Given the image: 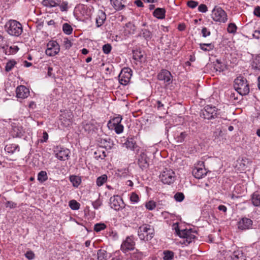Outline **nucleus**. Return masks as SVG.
Returning <instances> with one entry per match:
<instances>
[{"instance_id": "obj_1", "label": "nucleus", "mask_w": 260, "mask_h": 260, "mask_svg": "<svg viewBox=\"0 0 260 260\" xmlns=\"http://www.w3.org/2000/svg\"><path fill=\"white\" fill-rule=\"evenodd\" d=\"M6 31L11 36L18 37L23 31L22 25L18 21L10 20L5 26Z\"/></svg>"}, {"instance_id": "obj_2", "label": "nucleus", "mask_w": 260, "mask_h": 260, "mask_svg": "<svg viewBox=\"0 0 260 260\" xmlns=\"http://www.w3.org/2000/svg\"><path fill=\"white\" fill-rule=\"evenodd\" d=\"M234 87L241 95L248 94L250 91L247 80L242 76H239L235 79Z\"/></svg>"}, {"instance_id": "obj_3", "label": "nucleus", "mask_w": 260, "mask_h": 260, "mask_svg": "<svg viewBox=\"0 0 260 260\" xmlns=\"http://www.w3.org/2000/svg\"><path fill=\"white\" fill-rule=\"evenodd\" d=\"M154 230L150 225L145 224L139 228L138 234L142 240L148 241L154 236Z\"/></svg>"}, {"instance_id": "obj_4", "label": "nucleus", "mask_w": 260, "mask_h": 260, "mask_svg": "<svg viewBox=\"0 0 260 260\" xmlns=\"http://www.w3.org/2000/svg\"><path fill=\"white\" fill-rule=\"evenodd\" d=\"M218 109L215 106L207 105L200 112V116L204 119L211 120L217 117Z\"/></svg>"}, {"instance_id": "obj_5", "label": "nucleus", "mask_w": 260, "mask_h": 260, "mask_svg": "<svg viewBox=\"0 0 260 260\" xmlns=\"http://www.w3.org/2000/svg\"><path fill=\"white\" fill-rule=\"evenodd\" d=\"M211 16L214 21L220 23H225L228 20L226 12L220 7H215L213 9Z\"/></svg>"}, {"instance_id": "obj_6", "label": "nucleus", "mask_w": 260, "mask_h": 260, "mask_svg": "<svg viewBox=\"0 0 260 260\" xmlns=\"http://www.w3.org/2000/svg\"><path fill=\"white\" fill-rule=\"evenodd\" d=\"M160 178L163 183L171 184L175 180V173L172 170L166 168L160 175Z\"/></svg>"}, {"instance_id": "obj_7", "label": "nucleus", "mask_w": 260, "mask_h": 260, "mask_svg": "<svg viewBox=\"0 0 260 260\" xmlns=\"http://www.w3.org/2000/svg\"><path fill=\"white\" fill-rule=\"evenodd\" d=\"M132 71L130 68H124L122 69L118 76L119 83L123 85H127L132 76Z\"/></svg>"}, {"instance_id": "obj_8", "label": "nucleus", "mask_w": 260, "mask_h": 260, "mask_svg": "<svg viewBox=\"0 0 260 260\" xmlns=\"http://www.w3.org/2000/svg\"><path fill=\"white\" fill-rule=\"evenodd\" d=\"M47 47L45 53L49 56H54L59 52L60 46L56 41H49L47 43Z\"/></svg>"}, {"instance_id": "obj_9", "label": "nucleus", "mask_w": 260, "mask_h": 260, "mask_svg": "<svg viewBox=\"0 0 260 260\" xmlns=\"http://www.w3.org/2000/svg\"><path fill=\"white\" fill-rule=\"evenodd\" d=\"M135 242L133 236L126 237L121 245V250L124 253H126L129 250H133L135 249Z\"/></svg>"}, {"instance_id": "obj_10", "label": "nucleus", "mask_w": 260, "mask_h": 260, "mask_svg": "<svg viewBox=\"0 0 260 260\" xmlns=\"http://www.w3.org/2000/svg\"><path fill=\"white\" fill-rule=\"evenodd\" d=\"M72 114L70 111L63 112L60 115L59 121L63 127H68L72 124Z\"/></svg>"}, {"instance_id": "obj_11", "label": "nucleus", "mask_w": 260, "mask_h": 260, "mask_svg": "<svg viewBox=\"0 0 260 260\" xmlns=\"http://www.w3.org/2000/svg\"><path fill=\"white\" fill-rule=\"evenodd\" d=\"M252 224L253 221L252 220L247 217H243L239 220L237 225L238 229L245 231L251 229Z\"/></svg>"}, {"instance_id": "obj_12", "label": "nucleus", "mask_w": 260, "mask_h": 260, "mask_svg": "<svg viewBox=\"0 0 260 260\" xmlns=\"http://www.w3.org/2000/svg\"><path fill=\"white\" fill-rule=\"evenodd\" d=\"M55 156L60 160H65L68 159L70 150L62 147H56L54 150Z\"/></svg>"}, {"instance_id": "obj_13", "label": "nucleus", "mask_w": 260, "mask_h": 260, "mask_svg": "<svg viewBox=\"0 0 260 260\" xmlns=\"http://www.w3.org/2000/svg\"><path fill=\"white\" fill-rule=\"evenodd\" d=\"M157 78L160 81H163L167 84L172 82V76L171 73L167 70H161L157 75Z\"/></svg>"}, {"instance_id": "obj_14", "label": "nucleus", "mask_w": 260, "mask_h": 260, "mask_svg": "<svg viewBox=\"0 0 260 260\" xmlns=\"http://www.w3.org/2000/svg\"><path fill=\"white\" fill-rule=\"evenodd\" d=\"M121 204H123L122 201L118 196H114L110 198V207L114 210H119L122 208Z\"/></svg>"}, {"instance_id": "obj_15", "label": "nucleus", "mask_w": 260, "mask_h": 260, "mask_svg": "<svg viewBox=\"0 0 260 260\" xmlns=\"http://www.w3.org/2000/svg\"><path fill=\"white\" fill-rule=\"evenodd\" d=\"M147 159L146 154L144 152H141L138 158V164L141 169L144 170L148 167L149 164Z\"/></svg>"}, {"instance_id": "obj_16", "label": "nucleus", "mask_w": 260, "mask_h": 260, "mask_svg": "<svg viewBox=\"0 0 260 260\" xmlns=\"http://www.w3.org/2000/svg\"><path fill=\"white\" fill-rule=\"evenodd\" d=\"M176 231L177 233V234L179 236H180V237H183L184 238H185V241L186 242H187L188 244H189L190 242H191L192 241L194 240L195 238V236L194 235H192L191 234V232L189 231V230H184L180 231L176 229Z\"/></svg>"}, {"instance_id": "obj_17", "label": "nucleus", "mask_w": 260, "mask_h": 260, "mask_svg": "<svg viewBox=\"0 0 260 260\" xmlns=\"http://www.w3.org/2000/svg\"><path fill=\"white\" fill-rule=\"evenodd\" d=\"M17 97L21 99H25L29 94V90L25 86L20 85L16 90Z\"/></svg>"}, {"instance_id": "obj_18", "label": "nucleus", "mask_w": 260, "mask_h": 260, "mask_svg": "<svg viewBox=\"0 0 260 260\" xmlns=\"http://www.w3.org/2000/svg\"><path fill=\"white\" fill-rule=\"evenodd\" d=\"M126 0H110L111 4L116 11H120L125 7Z\"/></svg>"}, {"instance_id": "obj_19", "label": "nucleus", "mask_w": 260, "mask_h": 260, "mask_svg": "<svg viewBox=\"0 0 260 260\" xmlns=\"http://www.w3.org/2000/svg\"><path fill=\"white\" fill-rule=\"evenodd\" d=\"M106 19V15L104 12L99 10L96 18V24L98 27L102 26Z\"/></svg>"}, {"instance_id": "obj_20", "label": "nucleus", "mask_w": 260, "mask_h": 260, "mask_svg": "<svg viewBox=\"0 0 260 260\" xmlns=\"http://www.w3.org/2000/svg\"><path fill=\"white\" fill-rule=\"evenodd\" d=\"M11 133L14 137H21L24 133V131L21 126H13Z\"/></svg>"}, {"instance_id": "obj_21", "label": "nucleus", "mask_w": 260, "mask_h": 260, "mask_svg": "<svg viewBox=\"0 0 260 260\" xmlns=\"http://www.w3.org/2000/svg\"><path fill=\"white\" fill-rule=\"evenodd\" d=\"M251 200L254 206H260V192L258 191L254 192L251 195Z\"/></svg>"}, {"instance_id": "obj_22", "label": "nucleus", "mask_w": 260, "mask_h": 260, "mask_svg": "<svg viewBox=\"0 0 260 260\" xmlns=\"http://www.w3.org/2000/svg\"><path fill=\"white\" fill-rule=\"evenodd\" d=\"M122 119V116L118 115L115 117H114L112 119L110 120L108 123V126L109 128L112 129L113 127L116 125L121 124V121Z\"/></svg>"}, {"instance_id": "obj_23", "label": "nucleus", "mask_w": 260, "mask_h": 260, "mask_svg": "<svg viewBox=\"0 0 260 260\" xmlns=\"http://www.w3.org/2000/svg\"><path fill=\"white\" fill-rule=\"evenodd\" d=\"M60 2V0H43L42 4L46 7L53 8L58 6Z\"/></svg>"}, {"instance_id": "obj_24", "label": "nucleus", "mask_w": 260, "mask_h": 260, "mask_svg": "<svg viewBox=\"0 0 260 260\" xmlns=\"http://www.w3.org/2000/svg\"><path fill=\"white\" fill-rule=\"evenodd\" d=\"M251 68L255 71L260 73V55H256L253 59Z\"/></svg>"}, {"instance_id": "obj_25", "label": "nucleus", "mask_w": 260, "mask_h": 260, "mask_svg": "<svg viewBox=\"0 0 260 260\" xmlns=\"http://www.w3.org/2000/svg\"><path fill=\"white\" fill-rule=\"evenodd\" d=\"M165 13L166 10L165 9L158 8L154 11L153 14L156 18L162 19L165 17Z\"/></svg>"}, {"instance_id": "obj_26", "label": "nucleus", "mask_w": 260, "mask_h": 260, "mask_svg": "<svg viewBox=\"0 0 260 260\" xmlns=\"http://www.w3.org/2000/svg\"><path fill=\"white\" fill-rule=\"evenodd\" d=\"M127 148L134 150L138 146L136 145V142L132 138H128L126 141L124 143Z\"/></svg>"}, {"instance_id": "obj_27", "label": "nucleus", "mask_w": 260, "mask_h": 260, "mask_svg": "<svg viewBox=\"0 0 260 260\" xmlns=\"http://www.w3.org/2000/svg\"><path fill=\"white\" fill-rule=\"evenodd\" d=\"M5 150L7 151L9 153H13L16 151H19V147L18 144H11L6 145L5 147Z\"/></svg>"}, {"instance_id": "obj_28", "label": "nucleus", "mask_w": 260, "mask_h": 260, "mask_svg": "<svg viewBox=\"0 0 260 260\" xmlns=\"http://www.w3.org/2000/svg\"><path fill=\"white\" fill-rule=\"evenodd\" d=\"M214 69L216 72H222L224 69V64L219 59H217L214 62Z\"/></svg>"}, {"instance_id": "obj_29", "label": "nucleus", "mask_w": 260, "mask_h": 260, "mask_svg": "<svg viewBox=\"0 0 260 260\" xmlns=\"http://www.w3.org/2000/svg\"><path fill=\"white\" fill-rule=\"evenodd\" d=\"M94 157L98 159L99 158L104 159L106 156V151L103 148H100L95 151L94 153Z\"/></svg>"}, {"instance_id": "obj_30", "label": "nucleus", "mask_w": 260, "mask_h": 260, "mask_svg": "<svg viewBox=\"0 0 260 260\" xmlns=\"http://www.w3.org/2000/svg\"><path fill=\"white\" fill-rule=\"evenodd\" d=\"M97 259L98 260H107V251L104 249H99L97 251Z\"/></svg>"}, {"instance_id": "obj_31", "label": "nucleus", "mask_w": 260, "mask_h": 260, "mask_svg": "<svg viewBox=\"0 0 260 260\" xmlns=\"http://www.w3.org/2000/svg\"><path fill=\"white\" fill-rule=\"evenodd\" d=\"M2 51L5 53L6 55H10L16 53L15 50H13L14 48L13 47H9L8 45H5L1 47Z\"/></svg>"}, {"instance_id": "obj_32", "label": "nucleus", "mask_w": 260, "mask_h": 260, "mask_svg": "<svg viewBox=\"0 0 260 260\" xmlns=\"http://www.w3.org/2000/svg\"><path fill=\"white\" fill-rule=\"evenodd\" d=\"M200 48L204 51H209L213 50L214 48V46L212 43H203L200 44Z\"/></svg>"}, {"instance_id": "obj_33", "label": "nucleus", "mask_w": 260, "mask_h": 260, "mask_svg": "<svg viewBox=\"0 0 260 260\" xmlns=\"http://www.w3.org/2000/svg\"><path fill=\"white\" fill-rule=\"evenodd\" d=\"M125 27L127 29H125V31H127L129 34H134L136 30V27L131 22H129L125 24Z\"/></svg>"}, {"instance_id": "obj_34", "label": "nucleus", "mask_w": 260, "mask_h": 260, "mask_svg": "<svg viewBox=\"0 0 260 260\" xmlns=\"http://www.w3.org/2000/svg\"><path fill=\"white\" fill-rule=\"evenodd\" d=\"M70 180L72 183L74 187H78L81 183V179L76 176H71Z\"/></svg>"}, {"instance_id": "obj_35", "label": "nucleus", "mask_w": 260, "mask_h": 260, "mask_svg": "<svg viewBox=\"0 0 260 260\" xmlns=\"http://www.w3.org/2000/svg\"><path fill=\"white\" fill-rule=\"evenodd\" d=\"M48 179L47 173L45 171H41L38 175V180L40 182H43Z\"/></svg>"}, {"instance_id": "obj_36", "label": "nucleus", "mask_w": 260, "mask_h": 260, "mask_svg": "<svg viewBox=\"0 0 260 260\" xmlns=\"http://www.w3.org/2000/svg\"><path fill=\"white\" fill-rule=\"evenodd\" d=\"M196 179L202 178L207 174V172L205 169H203L202 168H196Z\"/></svg>"}, {"instance_id": "obj_37", "label": "nucleus", "mask_w": 260, "mask_h": 260, "mask_svg": "<svg viewBox=\"0 0 260 260\" xmlns=\"http://www.w3.org/2000/svg\"><path fill=\"white\" fill-rule=\"evenodd\" d=\"M63 32L67 35H70L72 33L73 28L72 26L67 23H64L62 26Z\"/></svg>"}, {"instance_id": "obj_38", "label": "nucleus", "mask_w": 260, "mask_h": 260, "mask_svg": "<svg viewBox=\"0 0 260 260\" xmlns=\"http://www.w3.org/2000/svg\"><path fill=\"white\" fill-rule=\"evenodd\" d=\"M164 260H172L174 257V252L169 250H165L164 251Z\"/></svg>"}, {"instance_id": "obj_39", "label": "nucleus", "mask_w": 260, "mask_h": 260, "mask_svg": "<svg viewBox=\"0 0 260 260\" xmlns=\"http://www.w3.org/2000/svg\"><path fill=\"white\" fill-rule=\"evenodd\" d=\"M107 176L106 175H103L98 177L96 179V184L99 186H101L107 181Z\"/></svg>"}, {"instance_id": "obj_40", "label": "nucleus", "mask_w": 260, "mask_h": 260, "mask_svg": "<svg viewBox=\"0 0 260 260\" xmlns=\"http://www.w3.org/2000/svg\"><path fill=\"white\" fill-rule=\"evenodd\" d=\"M69 206L72 210H78L80 208V205L76 200H73L70 201Z\"/></svg>"}, {"instance_id": "obj_41", "label": "nucleus", "mask_w": 260, "mask_h": 260, "mask_svg": "<svg viewBox=\"0 0 260 260\" xmlns=\"http://www.w3.org/2000/svg\"><path fill=\"white\" fill-rule=\"evenodd\" d=\"M141 35L147 40H149L152 38L151 32L146 29H142Z\"/></svg>"}, {"instance_id": "obj_42", "label": "nucleus", "mask_w": 260, "mask_h": 260, "mask_svg": "<svg viewBox=\"0 0 260 260\" xmlns=\"http://www.w3.org/2000/svg\"><path fill=\"white\" fill-rule=\"evenodd\" d=\"M186 136V134L185 132H182L179 135L176 136L175 137V139L177 143H181L184 141Z\"/></svg>"}, {"instance_id": "obj_43", "label": "nucleus", "mask_w": 260, "mask_h": 260, "mask_svg": "<svg viewBox=\"0 0 260 260\" xmlns=\"http://www.w3.org/2000/svg\"><path fill=\"white\" fill-rule=\"evenodd\" d=\"M106 228V225L103 223H99L94 225V230L96 232H99L104 230Z\"/></svg>"}, {"instance_id": "obj_44", "label": "nucleus", "mask_w": 260, "mask_h": 260, "mask_svg": "<svg viewBox=\"0 0 260 260\" xmlns=\"http://www.w3.org/2000/svg\"><path fill=\"white\" fill-rule=\"evenodd\" d=\"M143 256V254L141 252H140L136 250L135 252H134L132 255L131 257L134 260H137L141 259Z\"/></svg>"}, {"instance_id": "obj_45", "label": "nucleus", "mask_w": 260, "mask_h": 260, "mask_svg": "<svg viewBox=\"0 0 260 260\" xmlns=\"http://www.w3.org/2000/svg\"><path fill=\"white\" fill-rule=\"evenodd\" d=\"M174 199L177 202H182L184 199V194L181 192L176 193L174 196Z\"/></svg>"}, {"instance_id": "obj_46", "label": "nucleus", "mask_w": 260, "mask_h": 260, "mask_svg": "<svg viewBox=\"0 0 260 260\" xmlns=\"http://www.w3.org/2000/svg\"><path fill=\"white\" fill-rule=\"evenodd\" d=\"M16 63V61L14 60H10L8 61L6 66L5 70L7 72L10 71L12 68L14 67L15 64Z\"/></svg>"}, {"instance_id": "obj_47", "label": "nucleus", "mask_w": 260, "mask_h": 260, "mask_svg": "<svg viewBox=\"0 0 260 260\" xmlns=\"http://www.w3.org/2000/svg\"><path fill=\"white\" fill-rule=\"evenodd\" d=\"M63 46L66 49H69L72 46V43L67 38L63 40Z\"/></svg>"}, {"instance_id": "obj_48", "label": "nucleus", "mask_w": 260, "mask_h": 260, "mask_svg": "<svg viewBox=\"0 0 260 260\" xmlns=\"http://www.w3.org/2000/svg\"><path fill=\"white\" fill-rule=\"evenodd\" d=\"M237 26L233 23H231L229 24L227 30L229 33H235L237 30Z\"/></svg>"}, {"instance_id": "obj_49", "label": "nucleus", "mask_w": 260, "mask_h": 260, "mask_svg": "<svg viewBox=\"0 0 260 260\" xmlns=\"http://www.w3.org/2000/svg\"><path fill=\"white\" fill-rule=\"evenodd\" d=\"M145 206L147 209L152 210L156 207V203L153 201H150L146 203Z\"/></svg>"}, {"instance_id": "obj_50", "label": "nucleus", "mask_w": 260, "mask_h": 260, "mask_svg": "<svg viewBox=\"0 0 260 260\" xmlns=\"http://www.w3.org/2000/svg\"><path fill=\"white\" fill-rule=\"evenodd\" d=\"M143 58V55L141 52H134L133 53V58L137 61H142V59Z\"/></svg>"}, {"instance_id": "obj_51", "label": "nucleus", "mask_w": 260, "mask_h": 260, "mask_svg": "<svg viewBox=\"0 0 260 260\" xmlns=\"http://www.w3.org/2000/svg\"><path fill=\"white\" fill-rule=\"evenodd\" d=\"M113 129H114L115 132H116V134H119L123 132V126L121 124L116 125L115 126H114V127H113Z\"/></svg>"}, {"instance_id": "obj_52", "label": "nucleus", "mask_w": 260, "mask_h": 260, "mask_svg": "<svg viewBox=\"0 0 260 260\" xmlns=\"http://www.w3.org/2000/svg\"><path fill=\"white\" fill-rule=\"evenodd\" d=\"M60 7L62 12L67 11L68 9V3L67 2H63L60 5L58 6Z\"/></svg>"}, {"instance_id": "obj_53", "label": "nucleus", "mask_w": 260, "mask_h": 260, "mask_svg": "<svg viewBox=\"0 0 260 260\" xmlns=\"http://www.w3.org/2000/svg\"><path fill=\"white\" fill-rule=\"evenodd\" d=\"M111 46L107 44L103 46V51L105 54H109L111 52Z\"/></svg>"}, {"instance_id": "obj_54", "label": "nucleus", "mask_w": 260, "mask_h": 260, "mask_svg": "<svg viewBox=\"0 0 260 260\" xmlns=\"http://www.w3.org/2000/svg\"><path fill=\"white\" fill-rule=\"evenodd\" d=\"M25 257L28 258L29 260H32L35 257V255L34 252L31 250H29L26 252V253L25 254Z\"/></svg>"}, {"instance_id": "obj_55", "label": "nucleus", "mask_w": 260, "mask_h": 260, "mask_svg": "<svg viewBox=\"0 0 260 260\" xmlns=\"http://www.w3.org/2000/svg\"><path fill=\"white\" fill-rule=\"evenodd\" d=\"M131 201L134 203H138L139 200V196L136 193L133 192L130 197Z\"/></svg>"}, {"instance_id": "obj_56", "label": "nucleus", "mask_w": 260, "mask_h": 260, "mask_svg": "<svg viewBox=\"0 0 260 260\" xmlns=\"http://www.w3.org/2000/svg\"><path fill=\"white\" fill-rule=\"evenodd\" d=\"M198 11L202 13H206L208 11V7L205 4H201L198 7Z\"/></svg>"}, {"instance_id": "obj_57", "label": "nucleus", "mask_w": 260, "mask_h": 260, "mask_svg": "<svg viewBox=\"0 0 260 260\" xmlns=\"http://www.w3.org/2000/svg\"><path fill=\"white\" fill-rule=\"evenodd\" d=\"M210 34V31L206 27H203L201 30V34L203 37L209 36Z\"/></svg>"}, {"instance_id": "obj_58", "label": "nucleus", "mask_w": 260, "mask_h": 260, "mask_svg": "<svg viewBox=\"0 0 260 260\" xmlns=\"http://www.w3.org/2000/svg\"><path fill=\"white\" fill-rule=\"evenodd\" d=\"M92 205L95 209H98L102 205V202L100 199L96 200L92 203Z\"/></svg>"}, {"instance_id": "obj_59", "label": "nucleus", "mask_w": 260, "mask_h": 260, "mask_svg": "<svg viewBox=\"0 0 260 260\" xmlns=\"http://www.w3.org/2000/svg\"><path fill=\"white\" fill-rule=\"evenodd\" d=\"M253 14L257 17H260V7L256 6L254 10Z\"/></svg>"}, {"instance_id": "obj_60", "label": "nucleus", "mask_w": 260, "mask_h": 260, "mask_svg": "<svg viewBox=\"0 0 260 260\" xmlns=\"http://www.w3.org/2000/svg\"><path fill=\"white\" fill-rule=\"evenodd\" d=\"M48 135L46 132H44L43 133V139L40 140V142L41 143H43L45 142H46V141L48 140Z\"/></svg>"}, {"instance_id": "obj_61", "label": "nucleus", "mask_w": 260, "mask_h": 260, "mask_svg": "<svg viewBox=\"0 0 260 260\" xmlns=\"http://www.w3.org/2000/svg\"><path fill=\"white\" fill-rule=\"evenodd\" d=\"M16 204L14 202L11 201H8L6 203V206L7 207H9L10 208H14L16 207Z\"/></svg>"}, {"instance_id": "obj_62", "label": "nucleus", "mask_w": 260, "mask_h": 260, "mask_svg": "<svg viewBox=\"0 0 260 260\" xmlns=\"http://www.w3.org/2000/svg\"><path fill=\"white\" fill-rule=\"evenodd\" d=\"M253 37L257 39L260 38V30H255L253 34Z\"/></svg>"}, {"instance_id": "obj_63", "label": "nucleus", "mask_w": 260, "mask_h": 260, "mask_svg": "<svg viewBox=\"0 0 260 260\" xmlns=\"http://www.w3.org/2000/svg\"><path fill=\"white\" fill-rule=\"evenodd\" d=\"M218 209L221 211H222L223 212H226L227 210L226 207L222 205H219L218 207Z\"/></svg>"}, {"instance_id": "obj_64", "label": "nucleus", "mask_w": 260, "mask_h": 260, "mask_svg": "<svg viewBox=\"0 0 260 260\" xmlns=\"http://www.w3.org/2000/svg\"><path fill=\"white\" fill-rule=\"evenodd\" d=\"M187 6L191 8H195V2L193 1H190L188 2L187 3Z\"/></svg>"}]
</instances>
